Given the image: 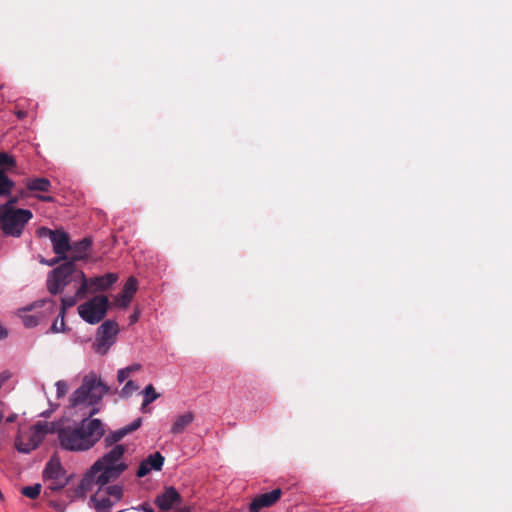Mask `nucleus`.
Returning <instances> with one entry per match:
<instances>
[{
    "label": "nucleus",
    "mask_w": 512,
    "mask_h": 512,
    "mask_svg": "<svg viewBox=\"0 0 512 512\" xmlns=\"http://www.w3.org/2000/svg\"><path fill=\"white\" fill-rule=\"evenodd\" d=\"M26 187L30 191L47 192L51 187V183L47 178H33L27 181Z\"/></svg>",
    "instance_id": "a211bd4d"
},
{
    "label": "nucleus",
    "mask_w": 512,
    "mask_h": 512,
    "mask_svg": "<svg viewBox=\"0 0 512 512\" xmlns=\"http://www.w3.org/2000/svg\"><path fill=\"white\" fill-rule=\"evenodd\" d=\"M17 202H18L17 197L11 198L5 204L0 205V211H4V209L17 210L18 208H15V204H17Z\"/></svg>",
    "instance_id": "7c9ffc66"
},
{
    "label": "nucleus",
    "mask_w": 512,
    "mask_h": 512,
    "mask_svg": "<svg viewBox=\"0 0 512 512\" xmlns=\"http://www.w3.org/2000/svg\"><path fill=\"white\" fill-rule=\"evenodd\" d=\"M142 508L145 512H154V510L151 507L143 506Z\"/></svg>",
    "instance_id": "a19ab883"
},
{
    "label": "nucleus",
    "mask_w": 512,
    "mask_h": 512,
    "mask_svg": "<svg viewBox=\"0 0 512 512\" xmlns=\"http://www.w3.org/2000/svg\"><path fill=\"white\" fill-rule=\"evenodd\" d=\"M135 509L132 508V509H126V510H121V511H118V512H134Z\"/></svg>",
    "instance_id": "79ce46f5"
},
{
    "label": "nucleus",
    "mask_w": 512,
    "mask_h": 512,
    "mask_svg": "<svg viewBox=\"0 0 512 512\" xmlns=\"http://www.w3.org/2000/svg\"><path fill=\"white\" fill-rule=\"evenodd\" d=\"M125 452V445H117L97 459L79 484L65 491L69 503L85 499L87 493L93 492L90 502L95 510L110 512L124 497V483L117 480L128 469V464L124 461Z\"/></svg>",
    "instance_id": "f257e3e1"
},
{
    "label": "nucleus",
    "mask_w": 512,
    "mask_h": 512,
    "mask_svg": "<svg viewBox=\"0 0 512 512\" xmlns=\"http://www.w3.org/2000/svg\"><path fill=\"white\" fill-rule=\"evenodd\" d=\"M14 185V181L6 175L5 170L0 169V197L10 195Z\"/></svg>",
    "instance_id": "412c9836"
},
{
    "label": "nucleus",
    "mask_w": 512,
    "mask_h": 512,
    "mask_svg": "<svg viewBox=\"0 0 512 512\" xmlns=\"http://www.w3.org/2000/svg\"><path fill=\"white\" fill-rule=\"evenodd\" d=\"M40 305L45 308L46 311L53 313L56 307V302L52 299H43L39 301Z\"/></svg>",
    "instance_id": "c85d7f7f"
},
{
    "label": "nucleus",
    "mask_w": 512,
    "mask_h": 512,
    "mask_svg": "<svg viewBox=\"0 0 512 512\" xmlns=\"http://www.w3.org/2000/svg\"><path fill=\"white\" fill-rule=\"evenodd\" d=\"M181 502L182 497L172 486L166 487L154 500L155 505L163 512L171 510L174 506L181 504Z\"/></svg>",
    "instance_id": "1a4fd4ad"
},
{
    "label": "nucleus",
    "mask_w": 512,
    "mask_h": 512,
    "mask_svg": "<svg viewBox=\"0 0 512 512\" xmlns=\"http://www.w3.org/2000/svg\"><path fill=\"white\" fill-rule=\"evenodd\" d=\"M44 482L46 483L44 496L51 497L54 493L64 489L68 485L70 480H47Z\"/></svg>",
    "instance_id": "6ab92c4d"
},
{
    "label": "nucleus",
    "mask_w": 512,
    "mask_h": 512,
    "mask_svg": "<svg viewBox=\"0 0 512 512\" xmlns=\"http://www.w3.org/2000/svg\"><path fill=\"white\" fill-rule=\"evenodd\" d=\"M109 391L108 386L96 374L86 375L82 383L70 397L73 407H89L78 425L58 430V439L63 449L68 451H87L104 436V424L100 419H89L100 412V403Z\"/></svg>",
    "instance_id": "f03ea898"
},
{
    "label": "nucleus",
    "mask_w": 512,
    "mask_h": 512,
    "mask_svg": "<svg viewBox=\"0 0 512 512\" xmlns=\"http://www.w3.org/2000/svg\"><path fill=\"white\" fill-rule=\"evenodd\" d=\"M72 283L79 284L77 288L78 296H86L88 293V279L73 261H66L51 270L46 281L47 290L52 295L63 292L64 288Z\"/></svg>",
    "instance_id": "7ed1b4c3"
},
{
    "label": "nucleus",
    "mask_w": 512,
    "mask_h": 512,
    "mask_svg": "<svg viewBox=\"0 0 512 512\" xmlns=\"http://www.w3.org/2000/svg\"><path fill=\"white\" fill-rule=\"evenodd\" d=\"M15 165V159L11 155L0 152V169L9 170L15 167Z\"/></svg>",
    "instance_id": "393cba45"
},
{
    "label": "nucleus",
    "mask_w": 512,
    "mask_h": 512,
    "mask_svg": "<svg viewBox=\"0 0 512 512\" xmlns=\"http://www.w3.org/2000/svg\"><path fill=\"white\" fill-rule=\"evenodd\" d=\"M165 458L160 452L150 454L146 459L141 461L136 476L139 478L145 477L152 470L160 471L163 467Z\"/></svg>",
    "instance_id": "f8f14e48"
},
{
    "label": "nucleus",
    "mask_w": 512,
    "mask_h": 512,
    "mask_svg": "<svg viewBox=\"0 0 512 512\" xmlns=\"http://www.w3.org/2000/svg\"><path fill=\"white\" fill-rule=\"evenodd\" d=\"M84 297L85 296H78L77 292H76L74 296L61 298V307L59 309V317L65 318L67 309L76 305L77 301Z\"/></svg>",
    "instance_id": "4be33fe9"
},
{
    "label": "nucleus",
    "mask_w": 512,
    "mask_h": 512,
    "mask_svg": "<svg viewBox=\"0 0 512 512\" xmlns=\"http://www.w3.org/2000/svg\"><path fill=\"white\" fill-rule=\"evenodd\" d=\"M56 387H57V395L58 397H62L66 394L67 390H68V387L66 385L65 382L63 381H58L56 383Z\"/></svg>",
    "instance_id": "473e14b6"
},
{
    "label": "nucleus",
    "mask_w": 512,
    "mask_h": 512,
    "mask_svg": "<svg viewBox=\"0 0 512 512\" xmlns=\"http://www.w3.org/2000/svg\"><path fill=\"white\" fill-rule=\"evenodd\" d=\"M142 393L144 395V398L141 405V410L143 412H146V407L153 401L158 399L160 397V394L155 391V388L152 384L147 385Z\"/></svg>",
    "instance_id": "aec40b11"
},
{
    "label": "nucleus",
    "mask_w": 512,
    "mask_h": 512,
    "mask_svg": "<svg viewBox=\"0 0 512 512\" xmlns=\"http://www.w3.org/2000/svg\"><path fill=\"white\" fill-rule=\"evenodd\" d=\"M119 332L118 324L112 320L104 321L97 330L96 352L106 354L110 346L115 342Z\"/></svg>",
    "instance_id": "0eeeda50"
},
{
    "label": "nucleus",
    "mask_w": 512,
    "mask_h": 512,
    "mask_svg": "<svg viewBox=\"0 0 512 512\" xmlns=\"http://www.w3.org/2000/svg\"><path fill=\"white\" fill-rule=\"evenodd\" d=\"M49 505L58 512H65V505L57 500H50Z\"/></svg>",
    "instance_id": "72a5a7b5"
},
{
    "label": "nucleus",
    "mask_w": 512,
    "mask_h": 512,
    "mask_svg": "<svg viewBox=\"0 0 512 512\" xmlns=\"http://www.w3.org/2000/svg\"><path fill=\"white\" fill-rule=\"evenodd\" d=\"M50 240L56 255H67V252L71 249L69 234L62 229L56 230L55 235Z\"/></svg>",
    "instance_id": "2eb2a0df"
},
{
    "label": "nucleus",
    "mask_w": 512,
    "mask_h": 512,
    "mask_svg": "<svg viewBox=\"0 0 512 512\" xmlns=\"http://www.w3.org/2000/svg\"><path fill=\"white\" fill-rule=\"evenodd\" d=\"M118 279L117 274L107 273L88 280V292L96 293L108 290Z\"/></svg>",
    "instance_id": "ddd939ff"
},
{
    "label": "nucleus",
    "mask_w": 512,
    "mask_h": 512,
    "mask_svg": "<svg viewBox=\"0 0 512 512\" xmlns=\"http://www.w3.org/2000/svg\"><path fill=\"white\" fill-rule=\"evenodd\" d=\"M42 486L36 483L32 486H25L21 489V494L29 499H36L41 493Z\"/></svg>",
    "instance_id": "b1692460"
},
{
    "label": "nucleus",
    "mask_w": 512,
    "mask_h": 512,
    "mask_svg": "<svg viewBox=\"0 0 512 512\" xmlns=\"http://www.w3.org/2000/svg\"><path fill=\"white\" fill-rule=\"evenodd\" d=\"M38 199L43 202H53L54 198L52 196H38Z\"/></svg>",
    "instance_id": "e433bc0d"
},
{
    "label": "nucleus",
    "mask_w": 512,
    "mask_h": 512,
    "mask_svg": "<svg viewBox=\"0 0 512 512\" xmlns=\"http://www.w3.org/2000/svg\"><path fill=\"white\" fill-rule=\"evenodd\" d=\"M33 214L28 209L0 211V228L7 236L20 237Z\"/></svg>",
    "instance_id": "20e7f679"
},
{
    "label": "nucleus",
    "mask_w": 512,
    "mask_h": 512,
    "mask_svg": "<svg viewBox=\"0 0 512 512\" xmlns=\"http://www.w3.org/2000/svg\"><path fill=\"white\" fill-rule=\"evenodd\" d=\"M91 245L92 242L88 238H84L81 241L71 245V249L69 250V252H71V257L68 261H73L75 264L76 261L84 260L87 257V252Z\"/></svg>",
    "instance_id": "dca6fc26"
},
{
    "label": "nucleus",
    "mask_w": 512,
    "mask_h": 512,
    "mask_svg": "<svg viewBox=\"0 0 512 512\" xmlns=\"http://www.w3.org/2000/svg\"><path fill=\"white\" fill-rule=\"evenodd\" d=\"M52 432H54L53 423L37 422L28 432L17 437L16 448L19 452L29 453L42 443L46 434Z\"/></svg>",
    "instance_id": "423d86ee"
},
{
    "label": "nucleus",
    "mask_w": 512,
    "mask_h": 512,
    "mask_svg": "<svg viewBox=\"0 0 512 512\" xmlns=\"http://www.w3.org/2000/svg\"><path fill=\"white\" fill-rule=\"evenodd\" d=\"M11 377V374L10 372L8 371H4L2 373H0V388L2 387V385L7 381L9 380Z\"/></svg>",
    "instance_id": "f704fd0d"
},
{
    "label": "nucleus",
    "mask_w": 512,
    "mask_h": 512,
    "mask_svg": "<svg viewBox=\"0 0 512 512\" xmlns=\"http://www.w3.org/2000/svg\"><path fill=\"white\" fill-rule=\"evenodd\" d=\"M282 490L274 489L271 492L256 496L249 505L250 512H259L262 508L273 506L281 497Z\"/></svg>",
    "instance_id": "9b49d317"
},
{
    "label": "nucleus",
    "mask_w": 512,
    "mask_h": 512,
    "mask_svg": "<svg viewBox=\"0 0 512 512\" xmlns=\"http://www.w3.org/2000/svg\"><path fill=\"white\" fill-rule=\"evenodd\" d=\"M136 390H138V386L135 384L134 381L129 380V381L126 382V384L122 388V390L120 392V396L123 397V398H128Z\"/></svg>",
    "instance_id": "a878e982"
},
{
    "label": "nucleus",
    "mask_w": 512,
    "mask_h": 512,
    "mask_svg": "<svg viewBox=\"0 0 512 512\" xmlns=\"http://www.w3.org/2000/svg\"><path fill=\"white\" fill-rule=\"evenodd\" d=\"M137 284H138V282L134 277H130L126 281L121 293H119L115 298V302L119 307H122V308L128 307L134 294L137 291Z\"/></svg>",
    "instance_id": "4468645a"
},
{
    "label": "nucleus",
    "mask_w": 512,
    "mask_h": 512,
    "mask_svg": "<svg viewBox=\"0 0 512 512\" xmlns=\"http://www.w3.org/2000/svg\"><path fill=\"white\" fill-rule=\"evenodd\" d=\"M56 233V230H51L47 227H40L38 230H37V235L39 237H49L50 239L52 238V236H54Z\"/></svg>",
    "instance_id": "c756f323"
},
{
    "label": "nucleus",
    "mask_w": 512,
    "mask_h": 512,
    "mask_svg": "<svg viewBox=\"0 0 512 512\" xmlns=\"http://www.w3.org/2000/svg\"><path fill=\"white\" fill-rule=\"evenodd\" d=\"M138 320V313H134L130 316V322L135 323Z\"/></svg>",
    "instance_id": "4c0bfd02"
},
{
    "label": "nucleus",
    "mask_w": 512,
    "mask_h": 512,
    "mask_svg": "<svg viewBox=\"0 0 512 512\" xmlns=\"http://www.w3.org/2000/svg\"><path fill=\"white\" fill-rule=\"evenodd\" d=\"M142 424V418L141 417H138L137 419H135L132 423H130L129 425L125 426V427H122L116 431H113L111 433H109L105 438H104V445L105 447H111L113 446L110 450H112L115 446H117L118 442L120 440H122L125 436H127L128 434L136 431L138 428H140Z\"/></svg>",
    "instance_id": "9d476101"
},
{
    "label": "nucleus",
    "mask_w": 512,
    "mask_h": 512,
    "mask_svg": "<svg viewBox=\"0 0 512 512\" xmlns=\"http://www.w3.org/2000/svg\"><path fill=\"white\" fill-rule=\"evenodd\" d=\"M7 335H8L7 330L2 325H0V340L6 338Z\"/></svg>",
    "instance_id": "c9c22d12"
},
{
    "label": "nucleus",
    "mask_w": 512,
    "mask_h": 512,
    "mask_svg": "<svg viewBox=\"0 0 512 512\" xmlns=\"http://www.w3.org/2000/svg\"><path fill=\"white\" fill-rule=\"evenodd\" d=\"M40 322V318L36 315H25L23 316V324L25 327L31 328Z\"/></svg>",
    "instance_id": "cd10ccee"
},
{
    "label": "nucleus",
    "mask_w": 512,
    "mask_h": 512,
    "mask_svg": "<svg viewBox=\"0 0 512 512\" xmlns=\"http://www.w3.org/2000/svg\"><path fill=\"white\" fill-rule=\"evenodd\" d=\"M43 481L47 480H71L72 475H68L60 459L56 456L51 457L45 464L42 471Z\"/></svg>",
    "instance_id": "6e6552de"
},
{
    "label": "nucleus",
    "mask_w": 512,
    "mask_h": 512,
    "mask_svg": "<svg viewBox=\"0 0 512 512\" xmlns=\"http://www.w3.org/2000/svg\"><path fill=\"white\" fill-rule=\"evenodd\" d=\"M140 369H141V365L137 364V363L127 366L123 369H120L117 373L118 382H120V383L124 382L133 372L138 371Z\"/></svg>",
    "instance_id": "5701e85b"
},
{
    "label": "nucleus",
    "mask_w": 512,
    "mask_h": 512,
    "mask_svg": "<svg viewBox=\"0 0 512 512\" xmlns=\"http://www.w3.org/2000/svg\"><path fill=\"white\" fill-rule=\"evenodd\" d=\"M195 416L192 412H186L182 415H179L175 418L172 427V434H181L185 431V429L194 421Z\"/></svg>",
    "instance_id": "f3484780"
},
{
    "label": "nucleus",
    "mask_w": 512,
    "mask_h": 512,
    "mask_svg": "<svg viewBox=\"0 0 512 512\" xmlns=\"http://www.w3.org/2000/svg\"><path fill=\"white\" fill-rule=\"evenodd\" d=\"M62 260H65V262L68 261V256L67 255H57V257H55L49 261L42 260L41 262L45 263L48 266H54Z\"/></svg>",
    "instance_id": "2f4dec72"
},
{
    "label": "nucleus",
    "mask_w": 512,
    "mask_h": 512,
    "mask_svg": "<svg viewBox=\"0 0 512 512\" xmlns=\"http://www.w3.org/2000/svg\"><path fill=\"white\" fill-rule=\"evenodd\" d=\"M176 512H191V507H182L178 509Z\"/></svg>",
    "instance_id": "58836bf2"
},
{
    "label": "nucleus",
    "mask_w": 512,
    "mask_h": 512,
    "mask_svg": "<svg viewBox=\"0 0 512 512\" xmlns=\"http://www.w3.org/2000/svg\"><path fill=\"white\" fill-rule=\"evenodd\" d=\"M110 307V301L106 295H96L88 301L80 304L77 308L78 314L86 323L95 325L100 323L106 316Z\"/></svg>",
    "instance_id": "39448f33"
},
{
    "label": "nucleus",
    "mask_w": 512,
    "mask_h": 512,
    "mask_svg": "<svg viewBox=\"0 0 512 512\" xmlns=\"http://www.w3.org/2000/svg\"><path fill=\"white\" fill-rule=\"evenodd\" d=\"M50 330L53 332V333H59V332H65L66 331V326H65V321H64V318L62 317H57L53 323H52V326L50 328Z\"/></svg>",
    "instance_id": "bb28decb"
},
{
    "label": "nucleus",
    "mask_w": 512,
    "mask_h": 512,
    "mask_svg": "<svg viewBox=\"0 0 512 512\" xmlns=\"http://www.w3.org/2000/svg\"><path fill=\"white\" fill-rule=\"evenodd\" d=\"M15 419H16V415H11V416H9V417L6 419V421H7V422H9V423H11V422H14V421H15Z\"/></svg>",
    "instance_id": "ea45409f"
}]
</instances>
